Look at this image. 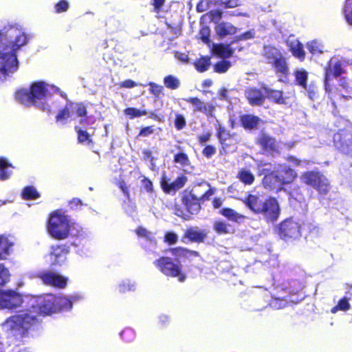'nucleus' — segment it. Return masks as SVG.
Here are the masks:
<instances>
[{"instance_id": "obj_56", "label": "nucleus", "mask_w": 352, "mask_h": 352, "mask_svg": "<svg viewBox=\"0 0 352 352\" xmlns=\"http://www.w3.org/2000/svg\"><path fill=\"white\" fill-rule=\"evenodd\" d=\"M155 129L153 125L142 127L136 138H139L148 137L152 135Z\"/></svg>"}, {"instance_id": "obj_21", "label": "nucleus", "mask_w": 352, "mask_h": 352, "mask_svg": "<svg viewBox=\"0 0 352 352\" xmlns=\"http://www.w3.org/2000/svg\"><path fill=\"white\" fill-rule=\"evenodd\" d=\"M188 179L184 175L178 176L173 182L169 183V179L166 176H163L160 181V185L165 193L176 192L177 190L183 188Z\"/></svg>"}, {"instance_id": "obj_39", "label": "nucleus", "mask_w": 352, "mask_h": 352, "mask_svg": "<svg viewBox=\"0 0 352 352\" xmlns=\"http://www.w3.org/2000/svg\"><path fill=\"white\" fill-rule=\"evenodd\" d=\"M74 129L77 133V140L78 143L87 144H93L91 135L87 131L82 130L77 126L74 127Z\"/></svg>"}, {"instance_id": "obj_48", "label": "nucleus", "mask_w": 352, "mask_h": 352, "mask_svg": "<svg viewBox=\"0 0 352 352\" xmlns=\"http://www.w3.org/2000/svg\"><path fill=\"white\" fill-rule=\"evenodd\" d=\"M149 86V92L155 98H160L161 96L164 95V87L163 86L158 85L154 82H149L148 83Z\"/></svg>"}, {"instance_id": "obj_25", "label": "nucleus", "mask_w": 352, "mask_h": 352, "mask_svg": "<svg viewBox=\"0 0 352 352\" xmlns=\"http://www.w3.org/2000/svg\"><path fill=\"white\" fill-rule=\"evenodd\" d=\"M239 122L245 130L252 131L258 128L262 120L258 116L246 113L239 116Z\"/></svg>"}, {"instance_id": "obj_61", "label": "nucleus", "mask_w": 352, "mask_h": 352, "mask_svg": "<svg viewBox=\"0 0 352 352\" xmlns=\"http://www.w3.org/2000/svg\"><path fill=\"white\" fill-rule=\"evenodd\" d=\"M133 289V285L129 281H124L118 285V290L120 294H124Z\"/></svg>"}, {"instance_id": "obj_19", "label": "nucleus", "mask_w": 352, "mask_h": 352, "mask_svg": "<svg viewBox=\"0 0 352 352\" xmlns=\"http://www.w3.org/2000/svg\"><path fill=\"white\" fill-rule=\"evenodd\" d=\"M217 133L216 136L219 139V143L221 145V150L226 152V150L237 144L235 139L236 133H230L227 131L225 127L221 126H216Z\"/></svg>"}, {"instance_id": "obj_24", "label": "nucleus", "mask_w": 352, "mask_h": 352, "mask_svg": "<svg viewBox=\"0 0 352 352\" xmlns=\"http://www.w3.org/2000/svg\"><path fill=\"white\" fill-rule=\"evenodd\" d=\"M245 206L255 214H259L263 204H264L265 198L262 195L248 194L242 199Z\"/></svg>"}, {"instance_id": "obj_44", "label": "nucleus", "mask_w": 352, "mask_h": 352, "mask_svg": "<svg viewBox=\"0 0 352 352\" xmlns=\"http://www.w3.org/2000/svg\"><path fill=\"white\" fill-rule=\"evenodd\" d=\"M72 112L75 113L78 117L85 118L87 116V107L82 102H69Z\"/></svg>"}, {"instance_id": "obj_37", "label": "nucleus", "mask_w": 352, "mask_h": 352, "mask_svg": "<svg viewBox=\"0 0 352 352\" xmlns=\"http://www.w3.org/2000/svg\"><path fill=\"white\" fill-rule=\"evenodd\" d=\"M123 113L126 117L130 120H133L136 118L146 116L148 111L146 109H139L135 107H127L124 109Z\"/></svg>"}, {"instance_id": "obj_11", "label": "nucleus", "mask_w": 352, "mask_h": 352, "mask_svg": "<svg viewBox=\"0 0 352 352\" xmlns=\"http://www.w3.org/2000/svg\"><path fill=\"white\" fill-rule=\"evenodd\" d=\"M333 143L340 153L352 157V124H348L334 133Z\"/></svg>"}, {"instance_id": "obj_51", "label": "nucleus", "mask_w": 352, "mask_h": 352, "mask_svg": "<svg viewBox=\"0 0 352 352\" xmlns=\"http://www.w3.org/2000/svg\"><path fill=\"white\" fill-rule=\"evenodd\" d=\"M199 34L200 36V39L206 44H209L210 42V29L208 26L204 25L202 26L199 30Z\"/></svg>"}, {"instance_id": "obj_14", "label": "nucleus", "mask_w": 352, "mask_h": 352, "mask_svg": "<svg viewBox=\"0 0 352 352\" xmlns=\"http://www.w3.org/2000/svg\"><path fill=\"white\" fill-rule=\"evenodd\" d=\"M278 234L284 241L296 239L301 235L300 226L292 219H287L279 224Z\"/></svg>"}, {"instance_id": "obj_50", "label": "nucleus", "mask_w": 352, "mask_h": 352, "mask_svg": "<svg viewBox=\"0 0 352 352\" xmlns=\"http://www.w3.org/2000/svg\"><path fill=\"white\" fill-rule=\"evenodd\" d=\"M230 67V63L228 60H221L216 63L214 65V72L219 74H223L226 72Z\"/></svg>"}, {"instance_id": "obj_52", "label": "nucleus", "mask_w": 352, "mask_h": 352, "mask_svg": "<svg viewBox=\"0 0 352 352\" xmlns=\"http://www.w3.org/2000/svg\"><path fill=\"white\" fill-rule=\"evenodd\" d=\"M174 125L177 130L180 131L184 129L186 126V121L182 114L177 113L175 115Z\"/></svg>"}, {"instance_id": "obj_6", "label": "nucleus", "mask_w": 352, "mask_h": 352, "mask_svg": "<svg viewBox=\"0 0 352 352\" xmlns=\"http://www.w3.org/2000/svg\"><path fill=\"white\" fill-rule=\"evenodd\" d=\"M261 54L265 62L274 69L278 77V81L286 82L289 74V67L283 52L274 45H265Z\"/></svg>"}, {"instance_id": "obj_34", "label": "nucleus", "mask_w": 352, "mask_h": 352, "mask_svg": "<svg viewBox=\"0 0 352 352\" xmlns=\"http://www.w3.org/2000/svg\"><path fill=\"white\" fill-rule=\"evenodd\" d=\"M236 177L244 185L250 186L253 184L255 181L254 174L249 170L241 168L239 170Z\"/></svg>"}, {"instance_id": "obj_1", "label": "nucleus", "mask_w": 352, "mask_h": 352, "mask_svg": "<svg viewBox=\"0 0 352 352\" xmlns=\"http://www.w3.org/2000/svg\"><path fill=\"white\" fill-rule=\"evenodd\" d=\"M27 43L25 34L17 29L0 31V72L6 75L18 69L16 52Z\"/></svg>"}, {"instance_id": "obj_60", "label": "nucleus", "mask_w": 352, "mask_h": 352, "mask_svg": "<svg viewBox=\"0 0 352 352\" xmlns=\"http://www.w3.org/2000/svg\"><path fill=\"white\" fill-rule=\"evenodd\" d=\"M142 186L143 188L148 193L153 192V182L148 177L144 176L141 180Z\"/></svg>"}, {"instance_id": "obj_57", "label": "nucleus", "mask_w": 352, "mask_h": 352, "mask_svg": "<svg viewBox=\"0 0 352 352\" xmlns=\"http://www.w3.org/2000/svg\"><path fill=\"white\" fill-rule=\"evenodd\" d=\"M178 241L177 235L173 232H166L164 236V241L168 245H174Z\"/></svg>"}, {"instance_id": "obj_17", "label": "nucleus", "mask_w": 352, "mask_h": 352, "mask_svg": "<svg viewBox=\"0 0 352 352\" xmlns=\"http://www.w3.org/2000/svg\"><path fill=\"white\" fill-rule=\"evenodd\" d=\"M256 144L260 146L263 153L270 155L280 154L276 138L266 133H261L258 136Z\"/></svg>"}, {"instance_id": "obj_47", "label": "nucleus", "mask_w": 352, "mask_h": 352, "mask_svg": "<svg viewBox=\"0 0 352 352\" xmlns=\"http://www.w3.org/2000/svg\"><path fill=\"white\" fill-rule=\"evenodd\" d=\"M213 229L218 234H226L230 232L229 225L222 220L215 221L213 224Z\"/></svg>"}, {"instance_id": "obj_45", "label": "nucleus", "mask_w": 352, "mask_h": 352, "mask_svg": "<svg viewBox=\"0 0 352 352\" xmlns=\"http://www.w3.org/2000/svg\"><path fill=\"white\" fill-rule=\"evenodd\" d=\"M164 86L169 89H177L180 86L179 80L173 75H168L163 80Z\"/></svg>"}, {"instance_id": "obj_63", "label": "nucleus", "mask_w": 352, "mask_h": 352, "mask_svg": "<svg viewBox=\"0 0 352 352\" xmlns=\"http://www.w3.org/2000/svg\"><path fill=\"white\" fill-rule=\"evenodd\" d=\"M175 57L179 60L180 62L184 64H187L189 62V56L188 54L181 52L179 51H175L174 52Z\"/></svg>"}, {"instance_id": "obj_36", "label": "nucleus", "mask_w": 352, "mask_h": 352, "mask_svg": "<svg viewBox=\"0 0 352 352\" xmlns=\"http://www.w3.org/2000/svg\"><path fill=\"white\" fill-rule=\"evenodd\" d=\"M349 300V297L343 296L338 300L337 305L331 309V313L336 314L339 311L344 312L349 311L351 308Z\"/></svg>"}, {"instance_id": "obj_46", "label": "nucleus", "mask_w": 352, "mask_h": 352, "mask_svg": "<svg viewBox=\"0 0 352 352\" xmlns=\"http://www.w3.org/2000/svg\"><path fill=\"white\" fill-rule=\"evenodd\" d=\"M72 111L70 107V103L69 102H67L65 106L63 109H61L57 113L56 116V121L58 122L67 120L68 118H70Z\"/></svg>"}, {"instance_id": "obj_13", "label": "nucleus", "mask_w": 352, "mask_h": 352, "mask_svg": "<svg viewBox=\"0 0 352 352\" xmlns=\"http://www.w3.org/2000/svg\"><path fill=\"white\" fill-rule=\"evenodd\" d=\"M280 214V208L277 199L272 196L265 197L258 215H262L267 221L274 222Z\"/></svg>"}, {"instance_id": "obj_28", "label": "nucleus", "mask_w": 352, "mask_h": 352, "mask_svg": "<svg viewBox=\"0 0 352 352\" xmlns=\"http://www.w3.org/2000/svg\"><path fill=\"white\" fill-rule=\"evenodd\" d=\"M215 32L222 38L228 35L235 34L237 32V28L230 23L223 21L215 26Z\"/></svg>"}, {"instance_id": "obj_62", "label": "nucleus", "mask_w": 352, "mask_h": 352, "mask_svg": "<svg viewBox=\"0 0 352 352\" xmlns=\"http://www.w3.org/2000/svg\"><path fill=\"white\" fill-rule=\"evenodd\" d=\"M118 186L123 192L124 197L129 200L130 199V192L129 188L124 179H120L118 182Z\"/></svg>"}, {"instance_id": "obj_2", "label": "nucleus", "mask_w": 352, "mask_h": 352, "mask_svg": "<svg viewBox=\"0 0 352 352\" xmlns=\"http://www.w3.org/2000/svg\"><path fill=\"white\" fill-rule=\"evenodd\" d=\"M168 252L175 257V260L169 256H162L155 259L153 264L165 276L175 278L179 282L183 283L187 276L183 270L179 259L189 260L193 257H200V253L182 246L170 248Z\"/></svg>"}, {"instance_id": "obj_10", "label": "nucleus", "mask_w": 352, "mask_h": 352, "mask_svg": "<svg viewBox=\"0 0 352 352\" xmlns=\"http://www.w3.org/2000/svg\"><path fill=\"white\" fill-rule=\"evenodd\" d=\"M302 183L313 187L322 195H326L330 191L331 186L327 178L320 172L308 170L300 175Z\"/></svg>"}, {"instance_id": "obj_40", "label": "nucleus", "mask_w": 352, "mask_h": 352, "mask_svg": "<svg viewBox=\"0 0 352 352\" xmlns=\"http://www.w3.org/2000/svg\"><path fill=\"white\" fill-rule=\"evenodd\" d=\"M22 197L25 200H34L40 197V194L34 186H28L23 189Z\"/></svg>"}, {"instance_id": "obj_49", "label": "nucleus", "mask_w": 352, "mask_h": 352, "mask_svg": "<svg viewBox=\"0 0 352 352\" xmlns=\"http://www.w3.org/2000/svg\"><path fill=\"white\" fill-rule=\"evenodd\" d=\"M9 270L2 263H0V287H3L10 280Z\"/></svg>"}, {"instance_id": "obj_58", "label": "nucleus", "mask_w": 352, "mask_h": 352, "mask_svg": "<svg viewBox=\"0 0 352 352\" xmlns=\"http://www.w3.org/2000/svg\"><path fill=\"white\" fill-rule=\"evenodd\" d=\"M254 38V32L249 30L244 33L236 36L232 41L231 43H234L240 41H245Z\"/></svg>"}, {"instance_id": "obj_9", "label": "nucleus", "mask_w": 352, "mask_h": 352, "mask_svg": "<svg viewBox=\"0 0 352 352\" xmlns=\"http://www.w3.org/2000/svg\"><path fill=\"white\" fill-rule=\"evenodd\" d=\"M181 201L185 208H183L180 205L175 204L173 210L174 214L184 221L192 220L193 217L201 210L200 199H198L192 192V190L184 193Z\"/></svg>"}, {"instance_id": "obj_43", "label": "nucleus", "mask_w": 352, "mask_h": 352, "mask_svg": "<svg viewBox=\"0 0 352 352\" xmlns=\"http://www.w3.org/2000/svg\"><path fill=\"white\" fill-rule=\"evenodd\" d=\"M214 5L224 9L235 8L241 6V0H213Z\"/></svg>"}, {"instance_id": "obj_33", "label": "nucleus", "mask_w": 352, "mask_h": 352, "mask_svg": "<svg viewBox=\"0 0 352 352\" xmlns=\"http://www.w3.org/2000/svg\"><path fill=\"white\" fill-rule=\"evenodd\" d=\"M14 243L3 234H0V260L6 259L10 254V250Z\"/></svg>"}, {"instance_id": "obj_59", "label": "nucleus", "mask_w": 352, "mask_h": 352, "mask_svg": "<svg viewBox=\"0 0 352 352\" xmlns=\"http://www.w3.org/2000/svg\"><path fill=\"white\" fill-rule=\"evenodd\" d=\"M216 153V148L214 145L207 144L202 150V155L207 159H210Z\"/></svg>"}, {"instance_id": "obj_12", "label": "nucleus", "mask_w": 352, "mask_h": 352, "mask_svg": "<svg viewBox=\"0 0 352 352\" xmlns=\"http://www.w3.org/2000/svg\"><path fill=\"white\" fill-rule=\"evenodd\" d=\"M324 85L325 92L327 94L328 98L331 100L333 106L336 108V101L340 100L341 99L346 98L344 94L342 93V91H347L349 87L346 78L340 77L338 80V85H336L334 82V80H324Z\"/></svg>"}, {"instance_id": "obj_55", "label": "nucleus", "mask_w": 352, "mask_h": 352, "mask_svg": "<svg viewBox=\"0 0 352 352\" xmlns=\"http://www.w3.org/2000/svg\"><path fill=\"white\" fill-rule=\"evenodd\" d=\"M120 336L125 342H131L135 338V333L132 329L126 328L120 333Z\"/></svg>"}, {"instance_id": "obj_35", "label": "nucleus", "mask_w": 352, "mask_h": 352, "mask_svg": "<svg viewBox=\"0 0 352 352\" xmlns=\"http://www.w3.org/2000/svg\"><path fill=\"white\" fill-rule=\"evenodd\" d=\"M193 65L197 72L200 73L205 72L211 65L210 57L209 56H202L199 58L196 59Z\"/></svg>"}, {"instance_id": "obj_5", "label": "nucleus", "mask_w": 352, "mask_h": 352, "mask_svg": "<svg viewBox=\"0 0 352 352\" xmlns=\"http://www.w3.org/2000/svg\"><path fill=\"white\" fill-rule=\"evenodd\" d=\"M48 94L47 84L43 81L32 83L29 89H21L16 92L15 98L25 106H37L43 111L48 109L45 102Z\"/></svg>"}, {"instance_id": "obj_16", "label": "nucleus", "mask_w": 352, "mask_h": 352, "mask_svg": "<svg viewBox=\"0 0 352 352\" xmlns=\"http://www.w3.org/2000/svg\"><path fill=\"white\" fill-rule=\"evenodd\" d=\"M23 302V297L13 290H0V307L13 309L19 307Z\"/></svg>"}, {"instance_id": "obj_64", "label": "nucleus", "mask_w": 352, "mask_h": 352, "mask_svg": "<svg viewBox=\"0 0 352 352\" xmlns=\"http://www.w3.org/2000/svg\"><path fill=\"white\" fill-rule=\"evenodd\" d=\"M214 193V188H210L200 197H198V199H200V203L204 202L207 200H209L210 197Z\"/></svg>"}, {"instance_id": "obj_22", "label": "nucleus", "mask_w": 352, "mask_h": 352, "mask_svg": "<svg viewBox=\"0 0 352 352\" xmlns=\"http://www.w3.org/2000/svg\"><path fill=\"white\" fill-rule=\"evenodd\" d=\"M38 276L46 285L59 288H64L67 285V278L50 271L43 272Z\"/></svg>"}, {"instance_id": "obj_18", "label": "nucleus", "mask_w": 352, "mask_h": 352, "mask_svg": "<svg viewBox=\"0 0 352 352\" xmlns=\"http://www.w3.org/2000/svg\"><path fill=\"white\" fill-rule=\"evenodd\" d=\"M208 237L206 230L199 229L197 226H189L185 230L182 241L184 243H202Z\"/></svg>"}, {"instance_id": "obj_15", "label": "nucleus", "mask_w": 352, "mask_h": 352, "mask_svg": "<svg viewBox=\"0 0 352 352\" xmlns=\"http://www.w3.org/2000/svg\"><path fill=\"white\" fill-rule=\"evenodd\" d=\"M70 252V246L68 243H57L50 246L49 256L51 265L56 266L63 265L67 260V256Z\"/></svg>"}, {"instance_id": "obj_7", "label": "nucleus", "mask_w": 352, "mask_h": 352, "mask_svg": "<svg viewBox=\"0 0 352 352\" xmlns=\"http://www.w3.org/2000/svg\"><path fill=\"white\" fill-rule=\"evenodd\" d=\"M72 226L69 217L62 210L58 209L50 213L46 229L52 238L61 241L69 237Z\"/></svg>"}, {"instance_id": "obj_31", "label": "nucleus", "mask_w": 352, "mask_h": 352, "mask_svg": "<svg viewBox=\"0 0 352 352\" xmlns=\"http://www.w3.org/2000/svg\"><path fill=\"white\" fill-rule=\"evenodd\" d=\"M230 44L218 43L213 45L214 53L219 57L228 58L233 55L234 50Z\"/></svg>"}, {"instance_id": "obj_38", "label": "nucleus", "mask_w": 352, "mask_h": 352, "mask_svg": "<svg viewBox=\"0 0 352 352\" xmlns=\"http://www.w3.org/2000/svg\"><path fill=\"white\" fill-rule=\"evenodd\" d=\"M9 167H12V164L3 157H0V180L4 181L10 178L11 171L8 170Z\"/></svg>"}, {"instance_id": "obj_29", "label": "nucleus", "mask_w": 352, "mask_h": 352, "mask_svg": "<svg viewBox=\"0 0 352 352\" xmlns=\"http://www.w3.org/2000/svg\"><path fill=\"white\" fill-rule=\"evenodd\" d=\"M265 90V98H268L270 101L278 104H284L286 103L285 98L283 97V92L280 90L272 89L267 87H263Z\"/></svg>"}, {"instance_id": "obj_27", "label": "nucleus", "mask_w": 352, "mask_h": 352, "mask_svg": "<svg viewBox=\"0 0 352 352\" xmlns=\"http://www.w3.org/2000/svg\"><path fill=\"white\" fill-rule=\"evenodd\" d=\"M288 47L292 54L300 61L305 59V52L302 43L298 39L288 40L287 41Z\"/></svg>"}, {"instance_id": "obj_3", "label": "nucleus", "mask_w": 352, "mask_h": 352, "mask_svg": "<svg viewBox=\"0 0 352 352\" xmlns=\"http://www.w3.org/2000/svg\"><path fill=\"white\" fill-rule=\"evenodd\" d=\"M270 163L261 161L258 164V175H263L261 184L267 191L278 193L285 190V186L292 184L297 178L296 171L289 165L280 164L278 168L271 170L264 168Z\"/></svg>"}, {"instance_id": "obj_20", "label": "nucleus", "mask_w": 352, "mask_h": 352, "mask_svg": "<svg viewBox=\"0 0 352 352\" xmlns=\"http://www.w3.org/2000/svg\"><path fill=\"white\" fill-rule=\"evenodd\" d=\"M185 100L193 107L194 112L201 113L206 116H212L215 111V107L212 103L205 102L198 97H190Z\"/></svg>"}, {"instance_id": "obj_26", "label": "nucleus", "mask_w": 352, "mask_h": 352, "mask_svg": "<svg viewBox=\"0 0 352 352\" xmlns=\"http://www.w3.org/2000/svg\"><path fill=\"white\" fill-rule=\"evenodd\" d=\"M344 72L342 65L340 61L336 62L334 64L329 62L324 69V80L333 81V78L340 77Z\"/></svg>"}, {"instance_id": "obj_32", "label": "nucleus", "mask_w": 352, "mask_h": 352, "mask_svg": "<svg viewBox=\"0 0 352 352\" xmlns=\"http://www.w3.org/2000/svg\"><path fill=\"white\" fill-rule=\"evenodd\" d=\"M219 212L228 220L233 222L240 223L245 219V217L243 214L237 212L231 208H223Z\"/></svg>"}, {"instance_id": "obj_42", "label": "nucleus", "mask_w": 352, "mask_h": 352, "mask_svg": "<svg viewBox=\"0 0 352 352\" xmlns=\"http://www.w3.org/2000/svg\"><path fill=\"white\" fill-rule=\"evenodd\" d=\"M306 47L312 55H318L323 53V45L316 40H312L306 43Z\"/></svg>"}, {"instance_id": "obj_8", "label": "nucleus", "mask_w": 352, "mask_h": 352, "mask_svg": "<svg viewBox=\"0 0 352 352\" xmlns=\"http://www.w3.org/2000/svg\"><path fill=\"white\" fill-rule=\"evenodd\" d=\"M72 307V302L69 298L47 294L38 303L32 306L31 309H34L39 317H45L64 310H69Z\"/></svg>"}, {"instance_id": "obj_4", "label": "nucleus", "mask_w": 352, "mask_h": 352, "mask_svg": "<svg viewBox=\"0 0 352 352\" xmlns=\"http://www.w3.org/2000/svg\"><path fill=\"white\" fill-rule=\"evenodd\" d=\"M8 322L10 329L21 338H35L43 331V320L31 308L10 316Z\"/></svg>"}, {"instance_id": "obj_41", "label": "nucleus", "mask_w": 352, "mask_h": 352, "mask_svg": "<svg viewBox=\"0 0 352 352\" xmlns=\"http://www.w3.org/2000/svg\"><path fill=\"white\" fill-rule=\"evenodd\" d=\"M295 76V82L296 85L302 87L304 89L307 88V72L303 69L296 70L294 74Z\"/></svg>"}, {"instance_id": "obj_23", "label": "nucleus", "mask_w": 352, "mask_h": 352, "mask_svg": "<svg viewBox=\"0 0 352 352\" xmlns=\"http://www.w3.org/2000/svg\"><path fill=\"white\" fill-rule=\"evenodd\" d=\"M244 95L251 106H262L265 101V95L261 89L256 87H248Z\"/></svg>"}, {"instance_id": "obj_53", "label": "nucleus", "mask_w": 352, "mask_h": 352, "mask_svg": "<svg viewBox=\"0 0 352 352\" xmlns=\"http://www.w3.org/2000/svg\"><path fill=\"white\" fill-rule=\"evenodd\" d=\"M344 13L346 21L352 25V0L346 1Z\"/></svg>"}, {"instance_id": "obj_54", "label": "nucleus", "mask_w": 352, "mask_h": 352, "mask_svg": "<svg viewBox=\"0 0 352 352\" xmlns=\"http://www.w3.org/2000/svg\"><path fill=\"white\" fill-rule=\"evenodd\" d=\"M69 4L66 0H60L54 5V10L56 13L65 12L68 10Z\"/></svg>"}, {"instance_id": "obj_30", "label": "nucleus", "mask_w": 352, "mask_h": 352, "mask_svg": "<svg viewBox=\"0 0 352 352\" xmlns=\"http://www.w3.org/2000/svg\"><path fill=\"white\" fill-rule=\"evenodd\" d=\"M178 152L173 156V162L182 167H186L190 164V160L188 154L184 151V148L179 145L176 146Z\"/></svg>"}]
</instances>
